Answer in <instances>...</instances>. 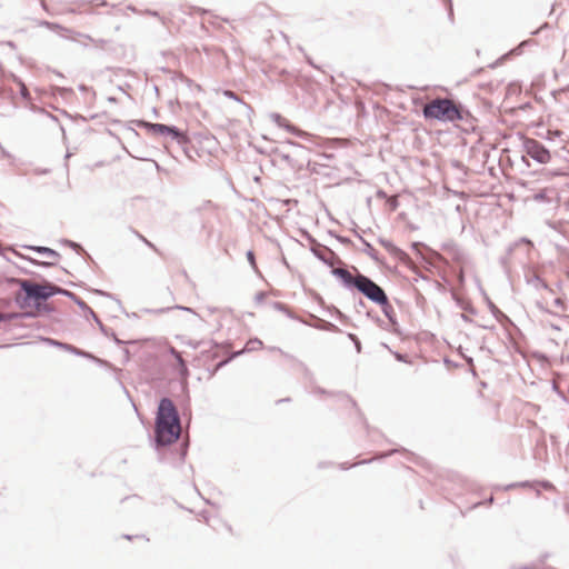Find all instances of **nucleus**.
<instances>
[{
	"label": "nucleus",
	"mask_w": 569,
	"mask_h": 569,
	"mask_svg": "<svg viewBox=\"0 0 569 569\" xmlns=\"http://www.w3.org/2000/svg\"><path fill=\"white\" fill-rule=\"evenodd\" d=\"M306 60L312 68L319 69V67L313 62V60L309 56H306Z\"/></svg>",
	"instance_id": "obj_62"
},
{
	"label": "nucleus",
	"mask_w": 569,
	"mask_h": 569,
	"mask_svg": "<svg viewBox=\"0 0 569 569\" xmlns=\"http://www.w3.org/2000/svg\"><path fill=\"white\" fill-rule=\"evenodd\" d=\"M272 308L277 311L283 312L290 319H297V317L290 311V309L282 302L274 301L271 303Z\"/></svg>",
	"instance_id": "obj_22"
},
{
	"label": "nucleus",
	"mask_w": 569,
	"mask_h": 569,
	"mask_svg": "<svg viewBox=\"0 0 569 569\" xmlns=\"http://www.w3.org/2000/svg\"><path fill=\"white\" fill-rule=\"evenodd\" d=\"M73 298H70L77 307H79L86 315L87 318L91 317V312H94L82 299H80L76 293H72Z\"/></svg>",
	"instance_id": "obj_21"
},
{
	"label": "nucleus",
	"mask_w": 569,
	"mask_h": 569,
	"mask_svg": "<svg viewBox=\"0 0 569 569\" xmlns=\"http://www.w3.org/2000/svg\"><path fill=\"white\" fill-rule=\"evenodd\" d=\"M181 433V420L174 402L161 398L154 419V449L160 450L178 441Z\"/></svg>",
	"instance_id": "obj_1"
},
{
	"label": "nucleus",
	"mask_w": 569,
	"mask_h": 569,
	"mask_svg": "<svg viewBox=\"0 0 569 569\" xmlns=\"http://www.w3.org/2000/svg\"><path fill=\"white\" fill-rule=\"evenodd\" d=\"M321 328L326 329V330H330V331H336V332H340L341 331L336 325H333L331 322H328V321H326L325 326L321 327Z\"/></svg>",
	"instance_id": "obj_44"
},
{
	"label": "nucleus",
	"mask_w": 569,
	"mask_h": 569,
	"mask_svg": "<svg viewBox=\"0 0 569 569\" xmlns=\"http://www.w3.org/2000/svg\"><path fill=\"white\" fill-rule=\"evenodd\" d=\"M140 127L146 128L152 134L169 137L172 141H176L179 146L184 147L190 143V138L186 131H182L176 126L164 123H152L144 120H140Z\"/></svg>",
	"instance_id": "obj_4"
},
{
	"label": "nucleus",
	"mask_w": 569,
	"mask_h": 569,
	"mask_svg": "<svg viewBox=\"0 0 569 569\" xmlns=\"http://www.w3.org/2000/svg\"><path fill=\"white\" fill-rule=\"evenodd\" d=\"M395 358L400 362H405V363L409 362L407 355H403L400 352H395Z\"/></svg>",
	"instance_id": "obj_52"
},
{
	"label": "nucleus",
	"mask_w": 569,
	"mask_h": 569,
	"mask_svg": "<svg viewBox=\"0 0 569 569\" xmlns=\"http://www.w3.org/2000/svg\"><path fill=\"white\" fill-rule=\"evenodd\" d=\"M270 119L278 126L282 127V124L287 123V119L283 118L280 113H271Z\"/></svg>",
	"instance_id": "obj_32"
},
{
	"label": "nucleus",
	"mask_w": 569,
	"mask_h": 569,
	"mask_svg": "<svg viewBox=\"0 0 569 569\" xmlns=\"http://www.w3.org/2000/svg\"><path fill=\"white\" fill-rule=\"evenodd\" d=\"M246 352H248V350H246V347L241 350L233 351L228 356V360L232 361L233 359H236L237 357H239Z\"/></svg>",
	"instance_id": "obj_42"
},
{
	"label": "nucleus",
	"mask_w": 569,
	"mask_h": 569,
	"mask_svg": "<svg viewBox=\"0 0 569 569\" xmlns=\"http://www.w3.org/2000/svg\"><path fill=\"white\" fill-rule=\"evenodd\" d=\"M90 318L94 320V322L98 325V327H99L100 331H101L106 337H109V330H110V329H109L108 327H106V326L101 322V320L99 319V317L97 316V313H96V312H91V317H90Z\"/></svg>",
	"instance_id": "obj_29"
},
{
	"label": "nucleus",
	"mask_w": 569,
	"mask_h": 569,
	"mask_svg": "<svg viewBox=\"0 0 569 569\" xmlns=\"http://www.w3.org/2000/svg\"><path fill=\"white\" fill-rule=\"evenodd\" d=\"M94 293L97 295H100V296H104V297H108V298H112V295L111 293H108L106 291H102V290H99V289H94L93 290Z\"/></svg>",
	"instance_id": "obj_58"
},
{
	"label": "nucleus",
	"mask_w": 569,
	"mask_h": 569,
	"mask_svg": "<svg viewBox=\"0 0 569 569\" xmlns=\"http://www.w3.org/2000/svg\"><path fill=\"white\" fill-rule=\"evenodd\" d=\"M371 460H362L360 462H358V465H365V463H369ZM357 466V463H353V465H349L348 462H342L339 465L340 469L342 470H348L352 467Z\"/></svg>",
	"instance_id": "obj_40"
},
{
	"label": "nucleus",
	"mask_w": 569,
	"mask_h": 569,
	"mask_svg": "<svg viewBox=\"0 0 569 569\" xmlns=\"http://www.w3.org/2000/svg\"><path fill=\"white\" fill-rule=\"evenodd\" d=\"M456 279H457V282L459 283V286L465 284L466 278H465V272H463L462 268H460L459 270L456 271Z\"/></svg>",
	"instance_id": "obj_38"
},
{
	"label": "nucleus",
	"mask_w": 569,
	"mask_h": 569,
	"mask_svg": "<svg viewBox=\"0 0 569 569\" xmlns=\"http://www.w3.org/2000/svg\"><path fill=\"white\" fill-rule=\"evenodd\" d=\"M307 239L310 242V251L313 253V256L319 259L322 263L333 268L335 263L345 266L343 261L337 256L335 251H332L330 248L321 244L318 242L311 234H307Z\"/></svg>",
	"instance_id": "obj_6"
},
{
	"label": "nucleus",
	"mask_w": 569,
	"mask_h": 569,
	"mask_svg": "<svg viewBox=\"0 0 569 569\" xmlns=\"http://www.w3.org/2000/svg\"><path fill=\"white\" fill-rule=\"evenodd\" d=\"M171 309H178V310H182V311H187V312L197 315L196 311L192 308L184 307V306H179V305H176L173 307H168V308H160V309H144V311L147 313H163V312L169 311Z\"/></svg>",
	"instance_id": "obj_20"
},
{
	"label": "nucleus",
	"mask_w": 569,
	"mask_h": 569,
	"mask_svg": "<svg viewBox=\"0 0 569 569\" xmlns=\"http://www.w3.org/2000/svg\"><path fill=\"white\" fill-rule=\"evenodd\" d=\"M535 486V481H520V482H517V488H531Z\"/></svg>",
	"instance_id": "obj_51"
},
{
	"label": "nucleus",
	"mask_w": 569,
	"mask_h": 569,
	"mask_svg": "<svg viewBox=\"0 0 569 569\" xmlns=\"http://www.w3.org/2000/svg\"><path fill=\"white\" fill-rule=\"evenodd\" d=\"M330 236H333L340 243L342 244H351L352 241L348 238V237H343V236H340V234H336L333 233L332 231L329 232Z\"/></svg>",
	"instance_id": "obj_35"
},
{
	"label": "nucleus",
	"mask_w": 569,
	"mask_h": 569,
	"mask_svg": "<svg viewBox=\"0 0 569 569\" xmlns=\"http://www.w3.org/2000/svg\"><path fill=\"white\" fill-rule=\"evenodd\" d=\"M266 296H267V293L264 291L257 292L256 296H254L256 302L257 303L263 302V300L266 299Z\"/></svg>",
	"instance_id": "obj_50"
},
{
	"label": "nucleus",
	"mask_w": 569,
	"mask_h": 569,
	"mask_svg": "<svg viewBox=\"0 0 569 569\" xmlns=\"http://www.w3.org/2000/svg\"><path fill=\"white\" fill-rule=\"evenodd\" d=\"M112 340H113L118 346H121V345H124V343H134V342H136V341H128V342H126V341H123V340L119 339L118 337H114Z\"/></svg>",
	"instance_id": "obj_59"
},
{
	"label": "nucleus",
	"mask_w": 569,
	"mask_h": 569,
	"mask_svg": "<svg viewBox=\"0 0 569 569\" xmlns=\"http://www.w3.org/2000/svg\"><path fill=\"white\" fill-rule=\"evenodd\" d=\"M339 396L346 398L351 403V406L353 408H357V402L351 397H349L348 395H345V393H339Z\"/></svg>",
	"instance_id": "obj_54"
},
{
	"label": "nucleus",
	"mask_w": 569,
	"mask_h": 569,
	"mask_svg": "<svg viewBox=\"0 0 569 569\" xmlns=\"http://www.w3.org/2000/svg\"><path fill=\"white\" fill-rule=\"evenodd\" d=\"M20 258L22 259H26L27 261L33 263V264H37V266H42L44 268H50V267H53L56 266L57 263L56 262H50V261H39V260H36L33 258H30V257H24V256H21V254H18Z\"/></svg>",
	"instance_id": "obj_28"
},
{
	"label": "nucleus",
	"mask_w": 569,
	"mask_h": 569,
	"mask_svg": "<svg viewBox=\"0 0 569 569\" xmlns=\"http://www.w3.org/2000/svg\"><path fill=\"white\" fill-rule=\"evenodd\" d=\"M247 259H248V262L250 263V266L252 267V269L257 271L256 257H254V252L252 250H249L247 252Z\"/></svg>",
	"instance_id": "obj_37"
},
{
	"label": "nucleus",
	"mask_w": 569,
	"mask_h": 569,
	"mask_svg": "<svg viewBox=\"0 0 569 569\" xmlns=\"http://www.w3.org/2000/svg\"><path fill=\"white\" fill-rule=\"evenodd\" d=\"M223 94H224L227 98H229V99H232V100H234V101H238V102H240V103H243V102L241 101V99H240V98H239V97H238L233 91H231V90H226V91L223 92Z\"/></svg>",
	"instance_id": "obj_41"
},
{
	"label": "nucleus",
	"mask_w": 569,
	"mask_h": 569,
	"mask_svg": "<svg viewBox=\"0 0 569 569\" xmlns=\"http://www.w3.org/2000/svg\"><path fill=\"white\" fill-rule=\"evenodd\" d=\"M188 448H189L188 441L183 440L180 443V449H179V462L180 463H182L184 461L187 453H188Z\"/></svg>",
	"instance_id": "obj_31"
},
{
	"label": "nucleus",
	"mask_w": 569,
	"mask_h": 569,
	"mask_svg": "<svg viewBox=\"0 0 569 569\" xmlns=\"http://www.w3.org/2000/svg\"><path fill=\"white\" fill-rule=\"evenodd\" d=\"M51 292H52V297L56 296V295H61V296H64V297H67L69 299L73 298L72 297V293H73L72 291L63 289V288H61V287H59L57 284H53V283H51Z\"/></svg>",
	"instance_id": "obj_27"
},
{
	"label": "nucleus",
	"mask_w": 569,
	"mask_h": 569,
	"mask_svg": "<svg viewBox=\"0 0 569 569\" xmlns=\"http://www.w3.org/2000/svg\"><path fill=\"white\" fill-rule=\"evenodd\" d=\"M513 488H517V482L509 483L505 487H502L503 490H511Z\"/></svg>",
	"instance_id": "obj_63"
},
{
	"label": "nucleus",
	"mask_w": 569,
	"mask_h": 569,
	"mask_svg": "<svg viewBox=\"0 0 569 569\" xmlns=\"http://www.w3.org/2000/svg\"><path fill=\"white\" fill-rule=\"evenodd\" d=\"M41 26H44L51 30H56V29H61V26L56 23V22H50V21H42L41 22Z\"/></svg>",
	"instance_id": "obj_45"
},
{
	"label": "nucleus",
	"mask_w": 569,
	"mask_h": 569,
	"mask_svg": "<svg viewBox=\"0 0 569 569\" xmlns=\"http://www.w3.org/2000/svg\"><path fill=\"white\" fill-rule=\"evenodd\" d=\"M356 276H352L351 272L346 268H332L330 273L336 277L343 288L348 290H357L362 282V279L366 274H362L358 269H356Z\"/></svg>",
	"instance_id": "obj_8"
},
{
	"label": "nucleus",
	"mask_w": 569,
	"mask_h": 569,
	"mask_svg": "<svg viewBox=\"0 0 569 569\" xmlns=\"http://www.w3.org/2000/svg\"><path fill=\"white\" fill-rule=\"evenodd\" d=\"M451 296H452V299L457 302V305L461 309H463L470 313H476V310L471 306L467 305L455 291H451Z\"/></svg>",
	"instance_id": "obj_26"
},
{
	"label": "nucleus",
	"mask_w": 569,
	"mask_h": 569,
	"mask_svg": "<svg viewBox=\"0 0 569 569\" xmlns=\"http://www.w3.org/2000/svg\"><path fill=\"white\" fill-rule=\"evenodd\" d=\"M488 307H489L491 313L498 320H500L501 318H507V316L503 312H501L492 301L488 300Z\"/></svg>",
	"instance_id": "obj_30"
},
{
	"label": "nucleus",
	"mask_w": 569,
	"mask_h": 569,
	"mask_svg": "<svg viewBox=\"0 0 569 569\" xmlns=\"http://www.w3.org/2000/svg\"><path fill=\"white\" fill-rule=\"evenodd\" d=\"M263 347V342L259 338H251L246 343V350L248 352L261 349Z\"/></svg>",
	"instance_id": "obj_24"
},
{
	"label": "nucleus",
	"mask_w": 569,
	"mask_h": 569,
	"mask_svg": "<svg viewBox=\"0 0 569 569\" xmlns=\"http://www.w3.org/2000/svg\"><path fill=\"white\" fill-rule=\"evenodd\" d=\"M378 242L393 257L398 258L401 261H407L409 259V256L407 252H405L402 249L398 248L396 244L392 243V241L379 238Z\"/></svg>",
	"instance_id": "obj_11"
},
{
	"label": "nucleus",
	"mask_w": 569,
	"mask_h": 569,
	"mask_svg": "<svg viewBox=\"0 0 569 569\" xmlns=\"http://www.w3.org/2000/svg\"><path fill=\"white\" fill-rule=\"evenodd\" d=\"M182 343L191 347L192 349H198L202 345H204L203 341H197V340H190V339L189 340H182Z\"/></svg>",
	"instance_id": "obj_36"
},
{
	"label": "nucleus",
	"mask_w": 569,
	"mask_h": 569,
	"mask_svg": "<svg viewBox=\"0 0 569 569\" xmlns=\"http://www.w3.org/2000/svg\"><path fill=\"white\" fill-rule=\"evenodd\" d=\"M519 243H527L529 246H532V242L528 238H521L518 242H516L513 246H518Z\"/></svg>",
	"instance_id": "obj_60"
},
{
	"label": "nucleus",
	"mask_w": 569,
	"mask_h": 569,
	"mask_svg": "<svg viewBox=\"0 0 569 569\" xmlns=\"http://www.w3.org/2000/svg\"><path fill=\"white\" fill-rule=\"evenodd\" d=\"M537 307H538L541 311H543V312L550 313V315H552V316H558L557 313L551 312L549 309L545 308V307L542 306V303H540V302H537Z\"/></svg>",
	"instance_id": "obj_56"
},
{
	"label": "nucleus",
	"mask_w": 569,
	"mask_h": 569,
	"mask_svg": "<svg viewBox=\"0 0 569 569\" xmlns=\"http://www.w3.org/2000/svg\"><path fill=\"white\" fill-rule=\"evenodd\" d=\"M525 279H526V282L529 286H532L536 290L545 289V290H548L549 292L553 293V290L546 283L545 280H542L540 278V276L538 273L529 270L525 273Z\"/></svg>",
	"instance_id": "obj_12"
},
{
	"label": "nucleus",
	"mask_w": 569,
	"mask_h": 569,
	"mask_svg": "<svg viewBox=\"0 0 569 569\" xmlns=\"http://www.w3.org/2000/svg\"><path fill=\"white\" fill-rule=\"evenodd\" d=\"M428 250H429L430 254L432 256V258L437 259L440 262L447 263V260L440 253H438L437 251L431 250V249H428Z\"/></svg>",
	"instance_id": "obj_48"
},
{
	"label": "nucleus",
	"mask_w": 569,
	"mask_h": 569,
	"mask_svg": "<svg viewBox=\"0 0 569 569\" xmlns=\"http://www.w3.org/2000/svg\"><path fill=\"white\" fill-rule=\"evenodd\" d=\"M511 569H535V568L530 567V566H519V567H511Z\"/></svg>",
	"instance_id": "obj_64"
},
{
	"label": "nucleus",
	"mask_w": 569,
	"mask_h": 569,
	"mask_svg": "<svg viewBox=\"0 0 569 569\" xmlns=\"http://www.w3.org/2000/svg\"><path fill=\"white\" fill-rule=\"evenodd\" d=\"M441 248L448 253V256L457 263H465L467 260V253L453 241L445 242Z\"/></svg>",
	"instance_id": "obj_10"
},
{
	"label": "nucleus",
	"mask_w": 569,
	"mask_h": 569,
	"mask_svg": "<svg viewBox=\"0 0 569 569\" xmlns=\"http://www.w3.org/2000/svg\"><path fill=\"white\" fill-rule=\"evenodd\" d=\"M246 352H248V350H246V347L241 350L233 351L228 356V360L232 361L233 359H236L237 357H239Z\"/></svg>",
	"instance_id": "obj_43"
},
{
	"label": "nucleus",
	"mask_w": 569,
	"mask_h": 569,
	"mask_svg": "<svg viewBox=\"0 0 569 569\" xmlns=\"http://www.w3.org/2000/svg\"><path fill=\"white\" fill-rule=\"evenodd\" d=\"M83 37H84V38H87V39H89L90 41L94 42L96 44H99V46H103V44L106 43V41H104V40H102V39H101V40H94V39H92V38H91L90 36H88V34H86V36H83Z\"/></svg>",
	"instance_id": "obj_57"
},
{
	"label": "nucleus",
	"mask_w": 569,
	"mask_h": 569,
	"mask_svg": "<svg viewBox=\"0 0 569 569\" xmlns=\"http://www.w3.org/2000/svg\"><path fill=\"white\" fill-rule=\"evenodd\" d=\"M281 128H284L287 131L296 134V136H301V130H299L298 128H296L293 124H291L288 120H287V123L282 124Z\"/></svg>",
	"instance_id": "obj_34"
},
{
	"label": "nucleus",
	"mask_w": 569,
	"mask_h": 569,
	"mask_svg": "<svg viewBox=\"0 0 569 569\" xmlns=\"http://www.w3.org/2000/svg\"><path fill=\"white\" fill-rule=\"evenodd\" d=\"M358 291L376 305L386 303L388 296L386 291L371 278L365 276Z\"/></svg>",
	"instance_id": "obj_7"
},
{
	"label": "nucleus",
	"mask_w": 569,
	"mask_h": 569,
	"mask_svg": "<svg viewBox=\"0 0 569 569\" xmlns=\"http://www.w3.org/2000/svg\"><path fill=\"white\" fill-rule=\"evenodd\" d=\"M356 236L360 239V241L363 244V252L368 254L373 261L379 262V253L378 251L372 247L370 242H368L363 237H361L357 231L355 232Z\"/></svg>",
	"instance_id": "obj_17"
},
{
	"label": "nucleus",
	"mask_w": 569,
	"mask_h": 569,
	"mask_svg": "<svg viewBox=\"0 0 569 569\" xmlns=\"http://www.w3.org/2000/svg\"><path fill=\"white\" fill-rule=\"evenodd\" d=\"M14 81L19 86V92H20L21 98L24 99V100H30L31 99V94H30V91L27 88L26 83L21 79H19V78H16Z\"/></svg>",
	"instance_id": "obj_25"
},
{
	"label": "nucleus",
	"mask_w": 569,
	"mask_h": 569,
	"mask_svg": "<svg viewBox=\"0 0 569 569\" xmlns=\"http://www.w3.org/2000/svg\"><path fill=\"white\" fill-rule=\"evenodd\" d=\"M139 238L150 248L154 249L156 250V247L149 241L147 240L143 236L139 234Z\"/></svg>",
	"instance_id": "obj_61"
},
{
	"label": "nucleus",
	"mask_w": 569,
	"mask_h": 569,
	"mask_svg": "<svg viewBox=\"0 0 569 569\" xmlns=\"http://www.w3.org/2000/svg\"><path fill=\"white\" fill-rule=\"evenodd\" d=\"M422 247H426V246H425L423 243H421V242H412V244H411V248H412L417 253H419V254H420V251H419V250H420V248H422Z\"/></svg>",
	"instance_id": "obj_53"
},
{
	"label": "nucleus",
	"mask_w": 569,
	"mask_h": 569,
	"mask_svg": "<svg viewBox=\"0 0 569 569\" xmlns=\"http://www.w3.org/2000/svg\"><path fill=\"white\" fill-rule=\"evenodd\" d=\"M230 362V360H228V357L220 360L216 367H214V370H213V373H216L218 370H220L221 368H223L224 366H227L228 363Z\"/></svg>",
	"instance_id": "obj_47"
},
{
	"label": "nucleus",
	"mask_w": 569,
	"mask_h": 569,
	"mask_svg": "<svg viewBox=\"0 0 569 569\" xmlns=\"http://www.w3.org/2000/svg\"><path fill=\"white\" fill-rule=\"evenodd\" d=\"M24 248L28 249V250L34 251L37 253L44 254L47 257H52V258H59L60 257V253L58 251H56L54 249H51L49 247H43V246H24Z\"/></svg>",
	"instance_id": "obj_18"
},
{
	"label": "nucleus",
	"mask_w": 569,
	"mask_h": 569,
	"mask_svg": "<svg viewBox=\"0 0 569 569\" xmlns=\"http://www.w3.org/2000/svg\"><path fill=\"white\" fill-rule=\"evenodd\" d=\"M556 190L552 188H543L532 194V200L539 203L550 204L556 197Z\"/></svg>",
	"instance_id": "obj_13"
},
{
	"label": "nucleus",
	"mask_w": 569,
	"mask_h": 569,
	"mask_svg": "<svg viewBox=\"0 0 569 569\" xmlns=\"http://www.w3.org/2000/svg\"><path fill=\"white\" fill-rule=\"evenodd\" d=\"M61 243L64 244V246H68L69 248H71L72 250H74L77 253L79 254H87L88 253L84 251V249L82 248V246L78 242H74L72 240H69V239H63L61 240Z\"/></svg>",
	"instance_id": "obj_23"
},
{
	"label": "nucleus",
	"mask_w": 569,
	"mask_h": 569,
	"mask_svg": "<svg viewBox=\"0 0 569 569\" xmlns=\"http://www.w3.org/2000/svg\"><path fill=\"white\" fill-rule=\"evenodd\" d=\"M553 305L557 307V308H560L561 310H565L566 309V302L562 298H556L553 300Z\"/></svg>",
	"instance_id": "obj_49"
},
{
	"label": "nucleus",
	"mask_w": 569,
	"mask_h": 569,
	"mask_svg": "<svg viewBox=\"0 0 569 569\" xmlns=\"http://www.w3.org/2000/svg\"><path fill=\"white\" fill-rule=\"evenodd\" d=\"M536 485L541 486L545 490H552V489H555V486L550 481H548V480L535 481V486Z\"/></svg>",
	"instance_id": "obj_39"
},
{
	"label": "nucleus",
	"mask_w": 569,
	"mask_h": 569,
	"mask_svg": "<svg viewBox=\"0 0 569 569\" xmlns=\"http://www.w3.org/2000/svg\"><path fill=\"white\" fill-rule=\"evenodd\" d=\"M422 116L427 120L440 122L463 121L471 117V113L460 102L449 98H435L422 108Z\"/></svg>",
	"instance_id": "obj_2"
},
{
	"label": "nucleus",
	"mask_w": 569,
	"mask_h": 569,
	"mask_svg": "<svg viewBox=\"0 0 569 569\" xmlns=\"http://www.w3.org/2000/svg\"><path fill=\"white\" fill-rule=\"evenodd\" d=\"M522 150L526 156L541 164L548 163L551 159L549 149H547L543 143L532 138H522Z\"/></svg>",
	"instance_id": "obj_5"
},
{
	"label": "nucleus",
	"mask_w": 569,
	"mask_h": 569,
	"mask_svg": "<svg viewBox=\"0 0 569 569\" xmlns=\"http://www.w3.org/2000/svg\"><path fill=\"white\" fill-rule=\"evenodd\" d=\"M11 281L20 287L14 296V302L20 309L31 307L32 301L46 302L52 297L50 282L39 284L26 279H11Z\"/></svg>",
	"instance_id": "obj_3"
},
{
	"label": "nucleus",
	"mask_w": 569,
	"mask_h": 569,
	"mask_svg": "<svg viewBox=\"0 0 569 569\" xmlns=\"http://www.w3.org/2000/svg\"><path fill=\"white\" fill-rule=\"evenodd\" d=\"M347 337L349 338V340L352 341V345H355V348H356V351L358 353L361 352V342L359 340V338L355 335V333H348Z\"/></svg>",
	"instance_id": "obj_33"
},
{
	"label": "nucleus",
	"mask_w": 569,
	"mask_h": 569,
	"mask_svg": "<svg viewBox=\"0 0 569 569\" xmlns=\"http://www.w3.org/2000/svg\"><path fill=\"white\" fill-rule=\"evenodd\" d=\"M41 26H44L51 30H56V29H61V26L56 23V22H50V21H42L41 22Z\"/></svg>",
	"instance_id": "obj_46"
},
{
	"label": "nucleus",
	"mask_w": 569,
	"mask_h": 569,
	"mask_svg": "<svg viewBox=\"0 0 569 569\" xmlns=\"http://www.w3.org/2000/svg\"><path fill=\"white\" fill-rule=\"evenodd\" d=\"M31 307H34V310H30L29 312H37L36 318L41 313H50L54 310L53 307L47 302L32 301Z\"/></svg>",
	"instance_id": "obj_19"
},
{
	"label": "nucleus",
	"mask_w": 569,
	"mask_h": 569,
	"mask_svg": "<svg viewBox=\"0 0 569 569\" xmlns=\"http://www.w3.org/2000/svg\"><path fill=\"white\" fill-rule=\"evenodd\" d=\"M37 312H0V322H9L14 319L36 318Z\"/></svg>",
	"instance_id": "obj_16"
},
{
	"label": "nucleus",
	"mask_w": 569,
	"mask_h": 569,
	"mask_svg": "<svg viewBox=\"0 0 569 569\" xmlns=\"http://www.w3.org/2000/svg\"><path fill=\"white\" fill-rule=\"evenodd\" d=\"M46 341L49 342L51 346L61 348V349L72 353L74 356L89 359V360L96 362L97 365H99L101 367H109L110 366V363L107 360L100 359V358L96 357L94 355H92V353H90L88 351H84L82 349H79V348H77V347H74L72 345H69V343H66V342H61V341H58V340H54V339H50V338H47Z\"/></svg>",
	"instance_id": "obj_9"
},
{
	"label": "nucleus",
	"mask_w": 569,
	"mask_h": 569,
	"mask_svg": "<svg viewBox=\"0 0 569 569\" xmlns=\"http://www.w3.org/2000/svg\"><path fill=\"white\" fill-rule=\"evenodd\" d=\"M315 393H318V395H331L329 391H327L326 389L321 388V387H317L315 388Z\"/></svg>",
	"instance_id": "obj_55"
},
{
	"label": "nucleus",
	"mask_w": 569,
	"mask_h": 569,
	"mask_svg": "<svg viewBox=\"0 0 569 569\" xmlns=\"http://www.w3.org/2000/svg\"><path fill=\"white\" fill-rule=\"evenodd\" d=\"M385 317L389 320L391 327H392V330L395 332L398 331V320H397V317H396V312H395V309L393 307L390 305L389 302V299L386 300V303H380L379 305Z\"/></svg>",
	"instance_id": "obj_15"
},
{
	"label": "nucleus",
	"mask_w": 569,
	"mask_h": 569,
	"mask_svg": "<svg viewBox=\"0 0 569 569\" xmlns=\"http://www.w3.org/2000/svg\"><path fill=\"white\" fill-rule=\"evenodd\" d=\"M169 353L176 359V363L178 365L179 375L182 378H187L189 376V370H188L187 362L184 361V359L181 356V352L178 351L176 348L170 347Z\"/></svg>",
	"instance_id": "obj_14"
}]
</instances>
